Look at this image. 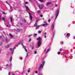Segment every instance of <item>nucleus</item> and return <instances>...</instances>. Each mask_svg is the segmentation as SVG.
Here are the masks:
<instances>
[{
  "mask_svg": "<svg viewBox=\"0 0 75 75\" xmlns=\"http://www.w3.org/2000/svg\"><path fill=\"white\" fill-rule=\"evenodd\" d=\"M59 9H58L56 12V13L55 14V15L56 16V18H57V17H58V14H59Z\"/></svg>",
  "mask_w": 75,
  "mask_h": 75,
  "instance_id": "nucleus-1",
  "label": "nucleus"
},
{
  "mask_svg": "<svg viewBox=\"0 0 75 75\" xmlns=\"http://www.w3.org/2000/svg\"><path fill=\"white\" fill-rule=\"evenodd\" d=\"M41 42L40 40H39L38 42V47H40L41 45Z\"/></svg>",
  "mask_w": 75,
  "mask_h": 75,
  "instance_id": "nucleus-2",
  "label": "nucleus"
},
{
  "mask_svg": "<svg viewBox=\"0 0 75 75\" xmlns=\"http://www.w3.org/2000/svg\"><path fill=\"white\" fill-rule=\"evenodd\" d=\"M54 28V24H53L51 29V31H53Z\"/></svg>",
  "mask_w": 75,
  "mask_h": 75,
  "instance_id": "nucleus-3",
  "label": "nucleus"
},
{
  "mask_svg": "<svg viewBox=\"0 0 75 75\" xmlns=\"http://www.w3.org/2000/svg\"><path fill=\"white\" fill-rule=\"evenodd\" d=\"M14 49H12L10 48V50L11 51V52L12 54L14 52Z\"/></svg>",
  "mask_w": 75,
  "mask_h": 75,
  "instance_id": "nucleus-4",
  "label": "nucleus"
},
{
  "mask_svg": "<svg viewBox=\"0 0 75 75\" xmlns=\"http://www.w3.org/2000/svg\"><path fill=\"white\" fill-rule=\"evenodd\" d=\"M28 13L29 15V18H30L31 20H32V17H31V14L30 12H28Z\"/></svg>",
  "mask_w": 75,
  "mask_h": 75,
  "instance_id": "nucleus-5",
  "label": "nucleus"
},
{
  "mask_svg": "<svg viewBox=\"0 0 75 75\" xmlns=\"http://www.w3.org/2000/svg\"><path fill=\"white\" fill-rule=\"evenodd\" d=\"M39 8H40V9H42V6L41 5H40L39 6Z\"/></svg>",
  "mask_w": 75,
  "mask_h": 75,
  "instance_id": "nucleus-6",
  "label": "nucleus"
},
{
  "mask_svg": "<svg viewBox=\"0 0 75 75\" xmlns=\"http://www.w3.org/2000/svg\"><path fill=\"white\" fill-rule=\"evenodd\" d=\"M37 40H39V41H41V38L40 37H39L38 38H37Z\"/></svg>",
  "mask_w": 75,
  "mask_h": 75,
  "instance_id": "nucleus-7",
  "label": "nucleus"
},
{
  "mask_svg": "<svg viewBox=\"0 0 75 75\" xmlns=\"http://www.w3.org/2000/svg\"><path fill=\"white\" fill-rule=\"evenodd\" d=\"M51 3H52V2H50L47 3V4H46V6H48V5H50V4H51Z\"/></svg>",
  "mask_w": 75,
  "mask_h": 75,
  "instance_id": "nucleus-8",
  "label": "nucleus"
},
{
  "mask_svg": "<svg viewBox=\"0 0 75 75\" xmlns=\"http://www.w3.org/2000/svg\"><path fill=\"white\" fill-rule=\"evenodd\" d=\"M43 66H44L42 65V64H41L40 65V66L39 67L41 68H43Z\"/></svg>",
  "mask_w": 75,
  "mask_h": 75,
  "instance_id": "nucleus-9",
  "label": "nucleus"
},
{
  "mask_svg": "<svg viewBox=\"0 0 75 75\" xmlns=\"http://www.w3.org/2000/svg\"><path fill=\"white\" fill-rule=\"evenodd\" d=\"M40 27V25H38L36 27V30H37V29H38Z\"/></svg>",
  "mask_w": 75,
  "mask_h": 75,
  "instance_id": "nucleus-10",
  "label": "nucleus"
},
{
  "mask_svg": "<svg viewBox=\"0 0 75 75\" xmlns=\"http://www.w3.org/2000/svg\"><path fill=\"white\" fill-rule=\"evenodd\" d=\"M12 57H11L9 60L11 62V61H12Z\"/></svg>",
  "mask_w": 75,
  "mask_h": 75,
  "instance_id": "nucleus-11",
  "label": "nucleus"
},
{
  "mask_svg": "<svg viewBox=\"0 0 75 75\" xmlns=\"http://www.w3.org/2000/svg\"><path fill=\"white\" fill-rule=\"evenodd\" d=\"M41 68H41V67H39L38 71H40V70H41Z\"/></svg>",
  "mask_w": 75,
  "mask_h": 75,
  "instance_id": "nucleus-12",
  "label": "nucleus"
},
{
  "mask_svg": "<svg viewBox=\"0 0 75 75\" xmlns=\"http://www.w3.org/2000/svg\"><path fill=\"white\" fill-rule=\"evenodd\" d=\"M50 49H49L47 50V52H46V54H47V53H48V52H49V51H50Z\"/></svg>",
  "mask_w": 75,
  "mask_h": 75,
  "instance_id": "nucleus-13",
  "label": "nucleus"
},
{
  "mask_svg": "<svg viewBox=\"0 0 75 75\" xmlns=\"http://www.w3.org/2000/svg\"><path fill=\"white\" fill-rule=\"evenodd\" d=\"M50 49H49L47 50V52H46V54H47V53H48V52H49V51H50Z\"/></svg>",
  "mask_w": 75,
  "mask_h": 75,
  "instance_id": "nucleus-14",
  "label": "nucleus"
},
{
  "mask_svg": "<svg viewBox=\"0 0 75 75\" xmlns=\"http://www.w3.org/2000/svg\"><path fill=\"white\" fill-rule=\"evenodd\" d=\"M9 35L10 37H13V36L11 33L9 34Z\"/></svg>",
  "mask_w": 75,
  "mask_h": 75,
  "instance_id": "nucleus-15",
  "label": "nucleus"
},
{
  "mask_svg": "<svg viewBox=\"0 0 75 75\" xmlns=\"http://www.w3.org/2000/svg\"><path fill=\"white\" fill-rule=\"evenodd\" d=\"M30 72V68H29L28 70V72L29 73Z\"/></svg>",
  "mask_w": 75,
  "mask_h": 75,
  "instance_id": "nucleus-16",
  "label": "nucleus"
},
{
  "mask_svg": "<svg viewBox=\"0 0 75 75\" xmlns=\"http://www.w3.org/2000/svg\"><path fill=\"white\" fill-rule=\"evenodd\" d=\"M25 7L27 10H29V8L27 6H25Z\"/></svg>",
  "mask_w": 75,
  "mask_h": 75,
  "instance_id": "nucleus-17",
  "label": "nucleus"
},
{
  "mask_svg": "<svg viewBox=\"0 0 75 75\" xmlns=\"http://www.w3.org/2000/svg\"><path fill=\"white\" fill-rule=\"evenodd\" d=\"M37 23H36L34 25V27H36V26H37Z\"/></svg>",
  "mask_w": 75,
  "mask_h": 75,
  "instance_id": "nucleus-18",
  "label": "nucleus"
},
{
  "mask_svg": "<svg viewBox=\"0 0 75 75\" xmlns=\"http://www.w3.org/2000/svg\"><path fill=\"white\" fill-rule=\"evenodd\" d=\"M2 20H4V21L5 20V18L4 17H3L2 18Z\"/></svg>",
  "mask_w": 75,
  "mask_h": 75,
  "instance_id": "nucleus-19",
  "label": "nucleus"
},
{
  "mask_svg": "<svg viewBox=\"0 0 75 75\" xmlns=\"http://www.w3.org/2000/svg\"><path fill=\"white\" fill-rule=\"evenodd\" d=\"M10 47V45H7L6 46V48H8Z\"/></svg>",
  "mask_w": 75,
  "mask_h": 75,
  "instance_id": "nucleus-20",
  "label": "nucleus"
},
{
  "mask_svg": "<svg viewBox=\"0 0 75 75\" xmlns=\"http://www.w3.org/2000/svg\"><path fill=\"white\" fill-rule=\"evenodd\" d=\"M40 10L38 11L37 12L38 14H40Z\"/></svg>",
  "mask_w": 75,
  "mask_h": 75,
  "instance_id": "nucleus-21",
  "label": "nucleus"
},
{
  "mask_svg": "<svg viewBox=\"0 0 75 75\" xmlns=\"http://www.w3.org/2000/svg\"><path fill=\"white\" fill-rule=\"evenodd\" d=\"M21 45H23V48H24V49H25V48H26V47H25V46L23 45V44H22Z\"/></svg>",
  "mask_w": 75,
  "mask_h": 75,
  "instance_id": "nucleus-22",
  "label": "nucleus"
},
{
  "mask_svg": "<svg viewBox=\"0 0 75 75\" xmlns=\"http://www.w3.org/2000/svg\"><path fill=\"white\" fill-rule=\"evenodd\" d=\"M45 64V62L44 61L42 63V65L44 66V64Z\"/></svg>",
  "mask_w": 75,
  "mask_h": 75,
  "instance_id": "nucleus-23",
  "label": "nucleus"
},
{
  "mask_svg": "<svg viewBox=\"0 0 75 75\" xmlns=\"http://www.w3.org/2000/svg\"><path fill=\"white\" fill-rule=\"evenodd\" d=\"M23 22H24V23H26V21L25 19H24L23 20Z\"/></svg>",
  "mask_w": 75,
  "mask_h": 75,
  "instance_id": "nucleus-24",
  "label": "nucleus"
},
{
  "mask_svg": "<svg viewBox=\"0 0 75 75\" xmlns=\"http://www.w3.org/2000/svg\"><path fill=\"white\" fill-rule=\"evenodd\" d=\"M39 1H40V2H42V3L43 2V1L42 0H39Z\"/></svg>",
  "mask_w": 75,
  "mask_h": 75,
  "instance_id": "nucleus-25",
  "label": "nucleus"
},
{
  "mask_svg": "<svg viewBox=\"0 0 75 75\" xmlns=\"http://www.w3.org/2000/svg\"><path fill=\"white\" fill-rule=\"evenodd\" d=\"M33 47H32V49H34V44H32Z\"/></svg>",
  "mask_w": 75,
  "mask_h": 75,
  "instance_id": "nucleus-26",
  "label": "nucleus"
},
{
  "mask_svg": "<svg viewBox=\"0 0 75 75\" xmlns=\"http://www.w3.org/2000/svg\"><path fill=\"white\" fill-rule=\"evenodd\" d=\"M67 36H68V35H70V34H69V33H67Z\"/></svg>",
  "mask_w": 75,
  "mask_h": 75,
  "instance_id": "nucleus-27",
  "label": "nucleus"
},
{
  "mask_svg": "<svg viewBox=\"0 0 75 75\" xmlns=\"http://www.w3.org/2000/svg\"><path fill=\"white\" fill-rule=\"evenodd\" d=\"M50 21H51V19L50 18H49L48 21V22L50 23Z\"/></svg>",
  "mask_w": 75,
  "mask_h": 75,
  "instance_id": "nucleus-28",
  "label": "nucleus"
},
{
  "mask_svg": "<svg viewBox=\"0 0 75 75\" xmlns=\"http://www.w3.org/2000/svg\"><path fill=\"white\" fill-rule=\"evenodd\" d=\"M41 33V31L40 30L38 32V33L39 34H40V33Z\"/></svg>",
  "mask_w": 75,
  "mask_h": 75,
  "instance_id": "nucleus-29",
  "label": "nucleus"
},
{
  "mask_svg": "<svg viewBox=\"0 0 75 75\" xmlns=\"http://www.w3.org/2000/svg\"><path fill=\"white\" fill-rule=\"evenodd\" d=\"M17 31H20V29H17Z\"/></svg>",
  "mask_w": 75,
  "mask_h": 75,
  "instance_id": "nucleus-30",
  "label": "nucleus"
},
{
  "mask_svg": "<svg viewBox=\"0 0 75 75\" xmlns=\"http://www.w3.org/2000/svg\"><path fill=\"white\" fill-rule=\"evenodd\" d=\"M37 51H35V52H34L35 54H37Z\"/></svg>",
  "mask_w": 75,
  "mask_h": 75,
  "instance_id": "nucleus-31",
  "label": "nucleus"
},
{
  "mask_svg": "<svg viewBox=\"0 0 75 75\" xmlns=\"http://www.w3.org/2000/svg\"><path fill=\"white\" fill-rule=\"evenodd\" d=\"M60 53H61V52H57V54H58L59 55V54H60Z\"/></svg>",
  "mask_w": 75,
  "mask_h": 75,
  "instance_id": "nucleus-32",
  "label": "nucleus"
},
{
  "mask_svg": "<svg viewBox=\"0 0 75 75\" xmlns=\"http://www.w3.org/2000/svg\"><path fill=\"white\" fill-rule=\"evenodd\" d=\"M11 19V22H12V21H13V20H12V18H10Z\"/></svg>",
  "mask_w": 75,
  "mask_h": 75,
  "instance_id": "nucleus-33",
  "label": "nucleus"
},
{
  "mask_svg": "<svg viewBox=\"0 0 75 75\" xmlns=\"http://www.w3.org/2000/svg\"><path fill=\"white\" fill-rule=\"evenodd\" d=\"M28 53H27V55L26 56V57H28Z\"/></svg>",
  "mask_w": 75,
  "mask_h": 75,
  "instance_id": "nucleus-34",
  "label": "nucleus"
},
{
  "mask_svg": "<svg viewBox=\"0 0 75 75\" xmlns=\"http://www.w3.org/2000/svg\"><path fill=\"white\" fill-rule=\"evenodd\" d=\"M5 41H8V39H7V38H6L5 39Z\"/></svg>",
  "mask_w": 75,
  "mask_h": 75,
  "instance_id": "nucleus-35",
  "label": "nucleus"
},
{
  "mask_svg": "<svg viewBox=\"0 0 75 75\" xmlns=\"http://www.w3.org/2000/svg\"><path fill=\"white\" fill-rule=\"evenodd\" d=\"M11 74V72H10L9 71L8 72V75H10V74Z\"/></svg>",
  "mask_w": 75,
  "mask_h": 75,
  "instance_id": "nucleus-36",
  "label": "nucleus"
},
{
  "mask_svg": "<svg viewBox=\"0 0 75 75\" xmlns=\"http://www.w3.org/2000/svg\"><path fill=\"white\" fill-rule=\"evenodd\" d=\"M31 41V38L30 39L28 42H30V41Z\"/></svg>",
  "mask_w": 75,
  "mask_h": 75,
  "instance_id": "nucleus-37",
  "label": "nucleus"
},
{
  "mask_svg": "<svg viewBox=\"0 0 75 75\" xmlns=\"http://www.w3.org/2000/svg\"><path fill=\"white\" fill-rule=\"evenodd\" d=\"M34 35L35 36H37V34L35 33V34H34Z\"/></svg>",
  "mask_w": 75,
  "mask_h": 75,
  "instance_id": "nucleus-38",
  "label": "nucleus"
},
{
  "mask_svg": "<svg viewBox=\"0 0 75 75\" xmlns=\"http://www.w3.org/2000/svg\"><path fill=\"white\" fill-rule=\"evenodd\" d=\"M6 67H9V65L8 64H7L6 65Z\"/></svg>",
  "mask_w": 75,
  "mask_h": 75,
  "instance_id": "nucleus-39",
  "label": "nucleus"
},
{
  "mask_svg": "<svg viewBox=\"0 0 75 75\" xmlns=\"http://www.w3.org/2000/svg\"><path fill=\"white\" fill-rule=\"evenodd\" d=\"M42 26H43V27H45V24H43L42 25Z\"/></svg>",
  "mask_w": 75,
  "mask_h": 75,
  "instance_id": "nucleus-40",
  "label": "nucleus"
},
{
  "mask_svg": "<svg viewBox=\"0 0 75 75\" xmlns=\"http://www.w3.org/2000/svg\"><path fill=\"white\" fill-rule=\"evenodd\" d=\"M25 51H26V52H27V50L26 48H25Z\"/></svg>",
  "mask_w": 75,
  "mask_h": 75,
  "instance_id": "nucleus-41",
  "label": "nucleus"
},
{
  "mask_svg": "<svg viewBox=\"0 0 75 75\" xmlns=\"http://www.w3.org/2000/svg\"><path fill=\"white\" fill-rule=\"evenodd\" d=\"M28 2H25V4H28Z\"/></svg>",
  "mask_w": 75,
  "mask_h": 75,
  "instance_id": "nucleus-42",
  "label": "nucleus"
},
{
  "mask_svg": "<svg viewBox=\"0 0 75 75\" xmlns=\"http://www.w3.org/2000/svg\"><path fill=\"white\" fill-rule=\"evenodd\" d=\"M10 66L11 67H12V64H11L10 65Z\"/></svg>",
  "mask_w": 75,
  "mask_h": 75,
  "instance_id": "nucleus-43",
  "label": "nucleus"
},
{
  "mask_svg": "<svg viewBox=\"0 0 75 75\" xmlns=\"http://www.w3.org/2000/svg\"><path fill=\"white\" fill-rule=\"evenodd\" d=\"M35 72L36 73V74H38V71H35Z\"/></svg>",
  "mask_w": 75,
  "mask_h": 75,
  "instance_id": "nucleus-44",
  "label": "nucleus"
},
{
  "mask_svg": "<svg viewBox=\"0 0 75 75\" xmlns=\"http://www.w3.org/2000/svg\"><path fill=\"white\" fill-rule=\"evenodd\" d=\"M20 59L21 60H22V59H23V57H20Z\"/></svg>",
  "mask_w": 75,
  "mask_h": 75,
  "instance_id": "nucleus-45",
  "label": "nucleus"
},
{
  "mask_svg": "<svg viewBox=\"0 0 75 75\" xmlns=\"http://www.w3.org/2000/svg\"><path fill=\"white\" fill-rule=\"evenodd\" d=\"M3 13L4 14H5V12H3Z\"/></svg>",
  "mask_w": 75,
  "mask_h": 75,
  "instance_id": "nucleus-46",
  "label": "nucleus"
},
{
  "mask_svg": "<svg viewBox=\"0 0 75 75\" xmlns=\"http://www.w3.org/2000/svg\"><path fill=\"white\" fill-rule=\"evenodd\" d=\"M57 6H58V5L56 4V5H55V7H57Z\"/></svg>",
  "mask_w": 75,
  "mask_h": 75,
  "instance_id": "nucleus-47",
  "label": "nucleus"
},
{
  "mask_svg": "<svg viewBox=\"0 0 75 75\" xmlns=\"http://www.w3.org/2000/svg\"><path fill=\"white\" fill-rule=\"evenodd\" d=\"M43 15H40V17H42Z\"/></svg>",
  "mask_w": 75,
  "mask_h": 75,
  "instance_id": "nucleus-48",
  "label": "nucleus"
},
{
  "mask_svg": "<svg viewBox=\"0 0 75 75\" xmlns=\"http://www.w3.org/2000/svg\"><path fill=\"white\" fill-rule=\"evenodd\" d=\"M2 70V69H1V67H0V71H1Z\"/></svg>",
  "mask_w": 75,
  "mask_h": 75,
  "instance_id": "nucleus-49",
  "label": "nucleus"
},
{
  "mask_svg": "<svg viewBox=\"0 0 75 75\" xmlns=\"http://www.w3.org/2000/svg\"><path fill=\"white\" fill-rule=\"evenodd\" d=\"M6 3L7 4H8V5H9V3H8V2L6 1Z\"/></svg>",
  "mask_w": 75,
  "mask_h": 75,
  "instance_id": "nucleus-50",
  "label": "nucleus"
},
{
  "mask_svg": "<svg viewBox=\"0 0 75 75\" xmlns=\"http://www.w3.org/2000/svg\"><path fill=\"white\" fill-rule=\"evenodd\" d=\"M46 34H47V33H46V32H45V33H44L45 35H46Z\"/></svg>",
  "mask_w": 75,
  "mask_h": 75,
  "instance_id": "nucleus-51",
  "label": "nucleus"
},
{
  "mask_svg": "<svg viewBox=\"0 0 75 75\" xmlns=\"http://www.w3.org/2000/svg\"><path fill=\"white\" fill-rule=\"evenodd\" d=\"M48 25V23H46V24H45V25Z\"/></svg>",
  "mask_w": 75,
  "mask_h": 75,
  "instance_id": "nucleus-52",
  "label": "nucleus"
},
{
  "mask_svg": "<svg viewBox=\"0 0 75 75\" xmlns=\"http://www.w3.org/2000/svg\"><path fill=\"white\" fill-rule=\"evenodd\" d=\"M2 38V36H0V38Z\"/></svg>",
  "mask_w": 75,
  "mask_h": 75,
  "instance_id": "nucleus-53",
  "label": "nucleus"
},
{
  "mask_svg": "<svg viewBox=\"0 0 75 75\" xmlns=\"http://www.w3.org/2000/svg\"><path fill=\"white\" fill-rule=\"evenodd\" d=\"M6 27H8V25H6Z\"/></svg>",
  "mask_w": 75,
  "mask_h": 75,
  "instance_id": "nucleus-54",
  "label": "nucleus"
},
{
  "mask_svg": "<svg viewBox=\"0 0 75 75\" xmlns=\"http://www.w3.org/2000/svg\"><path fill=\"white\" fill-rule=\"evenodd\" d=\"M38 20H36V23H37V22H38Z\"/></svg>",
  "mask_w": 75,
  "mask_h": 75,
  "instance_id": "nucleus-55",
  "label": "nucleus"
},
{
  "mask_svg": "<svg viewBox=\"0 0 75 75\" xmlns=\"http://www.w3.org/2000/svg\"><path fill=\"white\" fill-rule=\"evenodd\" d=\"M30 1H31V2H32V1L31 0H29Z\"/></svg>",
  "mask_w": 75,
  "mask_h": 75,
  "instance_id": "nucleus-56",
  "label": "nucleus"
},
{
  "mask_svg": "<svg viewBox=\"0 0 75 75\" xmlns=\"http://www.w3.org/2000/svg\"><path fill=\"white\" fill-rule=\"evenodd\" d=\"M44 38H46V35H45L44 36Z\"/></svg>",
  "mask_w": 75,
  "mask_h": 75,
  "instance_id": "nucleus-57",
  "label": "nucleus"
},
{
  "mask_svg": "<svg viewBox=\"0 0 75 75\" xmlns=\"http://www.w3.org/2000/svg\"><path fill=\"white\" fill-rule=\"evenodd\" d=\"M60 51H62V48L60 49Z\"/></svg>",
  "mask_w": 75,
  "mask_h": 75,
  "instance_id": "nucleus-58",
  "label": "nucleus"
},
{
  "mask_svg": "<svg viewBox=\"0 0 75 75\" xmlns=\"http://www.w3.org/2000/svg\"><path fill=\"white\" fill-rule=\"evenodd\" d=\"M61 43H62V44H63V43H64L63 42H61Z\"/></svg>",
  "mask_w": 75,
  "mask_h": 75,
  "instance_id": "nucleus-59",
  "label": "nucleus"
},
{
  "mask_svg": "<svg viewBox=\"0 0 75 75\" xmlns=\"http://www.w3.org/2000/svg\"><path fill=\"white\" fill-rule=\"evenodd\" d=\"M74 39H75V36L73 37Z\"/></svg>",
  "mask_w": 75,
  "mask_h": 75,
  "instance_id": "nucleus-60",
  "label": "nucleus"
},
{
  "mask_svg": "<svg viewBox=\"0 0 75 75\" xmlns=\"http://www.w3.org/2000/svg\"><path fill=\"white\" fill-rule=\"evenodd\" d=\"M30 47H31V45H30Z\"/></svg>",
  "mask_w": 75,
  "mask_h": 75,
  "instance_id": "nucleus-61",
  "label": "nucleus"
},
{
  "mask_svg": "<svg viewBox=\"0 0 75 75\" xmlns=\"http://www.w3.org/2000/svg\"><path fill=\"white\" fill-rule=\"evenodd\" d=\"M45 50H46V49H45V50L44 51V52H45Z\"/></svg>",
  "mask_w": 75,
  "mask_h": 75,
  "instance_id": "nucleus-62",
  "label": "nucleus"
},
{
  "mask_svg": "<svg viewBox=\"0 0 75 75\" xmlns=\"http://www.w3.org/2000/svg\"><path fill=\"white\" fill-rule=\"evenodd\" d=\"M46 23V22L45 21L44 22V23Z\"/></svg>",
  "mask_w": 75,
  "mask_h": 75,
  "instance_id": "nucleus-63",
  "label": "nucleus"
},
{
  "mask_svg": "<svg viewBox=\"0 0 75 75\" xmlns=\"http://www.w3.org/2000/svg\"><path fill=\"white\" fill-rule=\"evenodd\" d=\"M12 75H15L14 74H12Z\"/></svg>",
  "mask_w": 75,
  "mask_h": 75,
  "instance_id": "nucleus-64",
  "label": "nucleus"
}]
</instances>
